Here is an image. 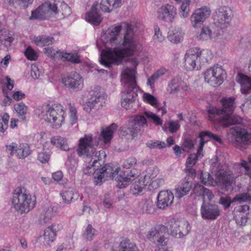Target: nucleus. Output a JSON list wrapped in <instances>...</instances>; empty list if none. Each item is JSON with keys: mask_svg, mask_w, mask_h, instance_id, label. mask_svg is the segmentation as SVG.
Returning a JSON list of instances; mask_svg holds the SVG:
<instances>
[{"mask_svg": "<svg viewBox=\"0 0 251 251\" xmlns=\"http://www.w3.org/2000/svg\"><path fill=\"white\" fill-rule=\"evenodd\" d=\"M117 127V124L113 123L103 128L98 142L93 139L91 134L85 135L79 139L76 151L79 157L86 158L88 164L84 173L94 176L96 185H100L105 180V177L109 176L112 178H115L118 187L124 188L138 177L140 171L132 169L123 172L120 171L121 169L118 167L114 170L109 165L102 166L104 162L102 158L106 157L105 153L102 150L96 151L99 142L102 141L105 145L110 143Z\"/></svg>", "mask_w": 251, "mask_h": 251, "instance_id": "nucleus-1", "label": "nucleus"}, {"mask_svg": "<svg viewBox=\"0 0 251 251\" xmlns=\"http://www.w3.org/2000/svg\"><path fill=\"white\" fill-rule=\"evenodd\" d=\"M101 40L105 50H102L99 61L107 68L112 64H121L126 58L134 54L138 46L133 26L126 22L108 28L101 36Z\"/></svg>", "mask_w": 251, "mask_h": 251, "instance_id": "nucleus-2", "label": "nucleus"}, {"mask_svg": "<svg viewBox=\"0 0 251 251\" xmlns=\"http://www.w3.org/2000/svg\"><path fill=\"white\" fill-rule=\"evenodd\" d=\"M235 98L231 97L225 98L221 100L222 109L209 106L207 108L209 119L215 124L227 126L232 124H239L241 123V118L233 114L235 108Z\"/></svg>", "mask_w": 251, "mask_h": 251, "instance_id": "nucleus-3", "label": "nucleus"}, {"mask_svg": "<svg viewBox=\"0 0 251 251\" xmlns=\"http://www.w3.org/2000/svg\"><path fill=\"white\" fill-rule=\"evenodd\" d=\"M35 113L53 128L58 129L64 124L66 114L63 106L57 102H50L39 106L35 109Z\"/></svg>", "mask_w": 251, "mask_h": 251, "instance_id": "nucleus-4", "label": "nucleus"}, {"mask_svg": "<svg viewBox=\"0 0 251 251\" xmlns=\"http://www.w3.org/2000/svg\"><path fill=\"white\" fill-rule=\"evenodd\" d=\"M218 165V170L215 174V179H214L208 173H201V182L207 186H217L222 189L227 191L231 186L235 176L229 170L228 166L224 164L221 165L218 161L216 163L213 162L212 167Z\"/></svg>", "mask_w": 251, "mask_h": 251, "instance_id": "nucleus-5", "label": "nucleus"}, {"mask_svg": "<svg viewBox=\"0 0 251 251\" xmlns=\"http://www.w3.org/2000/svg\"><path fill=\"white\" fill-rule=\"evenodd\" d=\"M211 56V51L207 50H201L198 48H190L185 53L183 66L187 71L199 70L202 64L208 61Z\"/></svg>", "mask_w": 251, "mask_h": 251, "instance_id": "nucleus-6", "label": "nucleus"}, {"mask_svg": "<svg viewBox=\"0 0 251 251\" xmlns=\"http://www.w3.org/2000/svg\"><path fill=\"white\" fill-rule=\"evenodd\" d=\"M36 199L27 193L24 188L15 189L12 199L14 208L21 213H27L34 207Z\"/></svg>", "mask_w": 251, "mask_h": 251, "instance_id": "nucleus-7", "label": "nucleus"}, {"mask_svg": "<svg viewBox=\"0 0 251 251\" xmlns=\"http://www.w3.org/2000/svg\"><path fill=\"white\" fill-rule=\"evenodd\" d=\"M166 232V226L162 225L156 226L149 232L147 238L157 246L158 249L155 251H173L172 247L168 246V239L164 236Z\"/></svg>", "mask_w": 251, "mask_h": 251, "instance_id": "nucleus-8", "label": "nucleus"}, {"mask_svg": "<svg viewBox=\"0 0 251 251\" xmlns=\"http://www.w3.org/2000/svg\"><path fill=\"white\" fill-rule=\"evenodd\" d=\"M89 94L90 98L84 107V110L89 113L95 107L97 109L102 107L105 103L107 98L103 89L99 86L93 87Z\"/></svg>", "mask_w": 251, "mask_h": 251, "instance_id": "nucleus-9", "label": "nucleus"}, {"mask_svg": "<svg viewBox=\"0 0 251 251\" xmlns=\"http://www.w3.org/2000/svg\"><path fill=\"white\" fill-rule=\"evenodd\" d=\"M203 75L205 81L213 87L222 84L226 75L225 70L218 65L207 69L203 72Z\"/></svg>", "mask_w": 251, "mask_h": 251, "instance_id": "nucleus-10", "label": "nucleus"}, {"mask_svg": "<svg viewBox=\"0 0 251 251\" xmlns=\"http://www.w3.org/2000/svg\"><path fill=\"white\" fill-rule=\"evenodd\" d=\"M168 91L170 94L178 98L183 99L190 94L191 88L181 77L176 76L169 82Z\"/></svg>", "mask_w": 251, "mask_h": 251, "instance_id": "nucleus-11", "label": "nucleus"}, {"mask_svg": "<svg viewBox=\"0 0 251 251\" xmlns=\"http://www.w3.org/2000/svg\"><path fill=\"white\" fill-rule=\"evenodd\" d=\"M56 4L54 2L48 1L39 6L31 13L30 20H45L58 13Z\"/></svg>", "mask_w": 251, "mask_h": 251, "instance_id": "nucleus-12", "label": "nucleus"}, {"mask_svg": "<svg viewBox=\"0 0 251 251\" xmlns=\"http://www.w3.org/2000/svg\"><path fill=\"white\" fill-rule=\"evenodd\" d=\"M166 231H170L173 236L180 238L186 235L191 229L188 222L185 220H176L171 219L167 224Z\"/></svg>", "mask_w": 251, "mask_h": 251, "instance_id": "nucleus-13", "label": "nucleus"}, {"mask_svg": "<svg viewBox=\"0 0 251 251\" xmlns=\"http://www.w3.org/2000/svg\"><path fill=\"white\" fill-rule=\"evenodd\" d=\"M128 61L132 67H126L123 69L122 73V81L126 85L127 88H135L136 86V69L139 61L136 57L130 58Z\"/></svg>", "mask_w": 251, "mask_h": 251, "instance_id": "nucleus-14", "label": "nucleus"}, {"mask_svg": "<svg viewBox=\"0 0 251 251\" xmlns=\"http://www.w3.org/2000/svg\"><path fill=\"white\" fill-rule=\"evenodd\" d=\"M147 118L145 112L142 115L134 116L129 123L127 127H123L120 129V134L123 136L130 134L134 136L140 130V128L147 123Z\"/></svg>", "mask_w": 251, "mask_h": 251, "instance_id": "nucleus-15", "label": "nucleus"}, {"mask_svg": "<svg viewBox=\"0 0 251 251\" xmlns=\"http://www.w3.org/2000/svg\"><path fill=\"white\" fill-rule=\"evenodd\" d=\"M227 138L230 142L238 145L247 144L251 139V134L240 126H235L229 129L227 132Z\"/></svg>", "mask_w": 251, "mask_h": 251, "instance_id": "nucleus-16", "label": "nucleus"}, {"mask_svg": "<svg viewBox=\"0 0 251 251\" xmlns=\"http://www.w3.org/2000/svg\"><path fill=\"white\" fill-rule=\"evenodd\" d=\"M44 52L47 56L54 59L60 58L64 61H68L74 63L81 62L80 57L77 53H68L66 51H60L52 47L45 48Z\"/></svg>", "mask_w": 251, "mask_h": 251, "instance_id": "nucleus-17", "label": "nucleus"}, {"mask_svg": "<svg viewBox=\"0 0 251 251\" xmlns=\"http://www.w3.org/2000/svg\"><path fill=\"white\" fill-rule=\"evenodd\" d=\"M177 9L173 4L165 3L158 8L157 18L160 21L168 23H173L177 17Z\"/></svg>", "mask_w": 251, "mask_h": 251, "instance_id": "nucleus-18", "label": "nucleus"}, {"mask_svg": "<svg viewBox=\"0 0 251 251\" xmlns=\"http://www.w3.org/2000/svg\"><path fill=\"white\" fill-rule=\"evenodd\" d=\"M231 19V10L226 6L218 8L213 16L214 24L222 29L225 28L229 25Z\"/></svg>", "mask_w": 251, "mask_h": 251, "instance_id": "nucleus-19", "label": "nucleus"}, {"mask_svg": "<svg viewBox=\"0 0 251 251\" xmlns=\"http://www.w3.org/2000/svg\"><path fill=\"white\" fill-rule=\"evenodd\" d=\"M63 228L61 224L54 223L48 226L44 230V234L40 236V241L44 245L50 246L56 238L57 233Z\"/></svg>", "mask_w": 251, "mask_h": 251, "instance_id": "nucleus-20", "label": "nucleus"}, {"mask_svg": "<svg viewBox=\"0 0 251 251\" xmlns=\"http://www.w3.org/2000/svg\"><path fill=\"white\" fill-rule=\"evenodd\" d=\"M210 14L211 11L207 6L196 9L190 17L191 25L194 28H197L203 24Z\"/></svg>", "mask_w": 251, "mask_h": 251, "instance_id": "nucleus-21", "label": "nucleus"}, {"mask_svg": "<svg viewBox=\"0 0 251 251\" xmlns=\"http://www.w3.org/2000/svg\"><path fill=\"white\" fill-rule=\"evenodd\" d=\"M62 82L65 86L73 90L79 91L83 87V79L76 72H72L63 77Z\"/></svg>", "mask_w": 251, "mask_h": 251, "instance_id": "nucleus-22", "label": "nucleus"}, {"mask_svg": "<svg viewBox=\"0 0 251 251\" xmlns=\"http://www.w3.org/2000/svg\"><path fill=\"white\" fill-rule=\"evenodd\" d=\"M196 147L197 153L189 154L185 163L186 169L192 176H194L196 174V171L193 168V166L196 164L199 159H201L204 155V152L201 143H199L196 141Z\"/></svg>", "mask_w": 251, "mask_h": 251, "instance_id": "nucleus-23", "label": "nucleus"}, {"mask_svg": "<svg viewBox=\"0 0 251 251\" xmlns=\"http://www.w3.org/2000/svg\"><path fill=\"white\" fill-rule=\"evenodd\" d=\"M234 218L236 224L240 226H245L251 224V210L248 205H240L234 211Z\"/></svg>", "mask_w": 251, "mask_h": 251, "instance_id": "nucleus-24", "label": "nucleus"}, {"mask_svg": "<svg viewBox=\"0 0 251 251\" xmlns=\"http://www.w3.org/2000/svg\"><path fill=\"white\" fill-rule=\"evenodd\" d=\"M221 210L218 205L203 202L201 207V214L204 220H214L221 215Z\"/></svg>", "mask_w": 251, "mask_h": 251, "instance_id": "nucleus-25", "label": "nucleus"}, {"mask_svg": "<svg viewBox=\"0 0 251 251\" xmlns=\"http://www.w3.org/2000/svg\"><path fill=\"white\" fill-rule=\"evenodd\" d=\"M6 151L11 155L16 153V156L20 159L25 158L31 153L29 145L25 143L17 146L16 143L13 142L6 146Z\"/></svg>", "mask_w": 251, "mask_h": 251, "instance_id": "nucleus-26", "label": "nucleus"}, {"mask_svg": "<svg viewBox=\"0 0 251 251\" xmlns=\"http://www.w3.org/2000/svg\"><path fill=\"white\" fill-rule=\"evenodd\" d=\"M236 201H238L239 203L251 202V195L248 192L243 193L237 195L232 200H231L230 197L229 196L221 197L219 203L223 206L225 209H226L230 206L231 203Z\"/></svg>", "mask_w": 251, "mask_h": 251, "instance_id": "nucleus-27", "label": "nucleus"}, {"mask_svg": "<svg viewBox=\"0 0 251 251\" xmlns=\"http://www.w3.org/2000/svg\"><path fill=\"white\" fill-rule=\"evenodd\" d=\"M134 88H127L126 91L123 93L121 100V106L126 109H130L135 104V98L137 97Z\"/></svg>", "mask_w": 251, "mask_h": 251, "instance_id": "nucleus-28", "label": "nucleus"}, {"mask_svg": "<svg viewBox=\"0 0 251 251\" xmlns=\"http://www.w3.org/2000/svg\"><path fill=\"white\" fill-rule=\"evenodd\" d=\"M174 199V194L171 191H161L158 194L156 205L159 209H164L171 205Z\"/></svg>", "mask_w": 251, "mask_h": 251, "instance_id": "nucleus-29", "label": "nucleus"}, {"mask_svg": "<svg viewBox=\"0 0 251 251\" xmlns=\"http://www.w3.org/2000/svg\"><path fill=\"white\" fill-rule=\"evenodd\" d=\"M78 159L75 149H71L68 153L67 159L65 166L68 173L71 175H74L78 166Z\"/></svg>", "mask_w": 251, "mask_h": 251, "instance_id": "nucleus-30", "label": "nucleus"}, {"mask_svg": "<svg viewBox=\"0 0 251 251\" xmlns=\"http://www.w3.org/2000/svg\"><path fill=\"white\" fill-rule=\"evenodd\" d=\"M102 17L98 11V3H95L92 6L91 10L85 16V20L94 25H98L102 21Z\"/></svg>", "mask_w": 251, "mask_h": 251, "instance_id": "nucleus-31", "label": "nucleus"}, {"mask_svg": "<svg viewBox=\"0 0 251 251\" xmlns=\"http://www.w3.org/2000/svg\"><path fill=\"white\" fill-rule=\"evenodd\" d=\"M184 32L178 27L171 26L169 28L167 39L172 43L177 44L181 43L183 40Z\"/></svg>", "mask_w": 251, "mask_h": 251, "instance_id": "nucleus-32", "label": "nucleus"}, {"mask_svg": "<svg viewBox=\"0 0 251 251\" xmlns=\"http://www.w3.org/2000/svg\"><path fill=\"white\" fill-rule=\"evenodd\" d=\"M212 140L215 143L221 144L222 140L220 136L214 134L209 131H201L199 133L196 139V142L202 144V148L209 141Z\"/></svg>", "mask_w": 251, "mask_h": 251, "instance_id": "nucleus-33", "label": "nucleus"}, {"mask_svg": "<svg viewBox=\"0 0 251 251\" xmlns=\"http://www.w3.org/2000/svg\"><path fill=\"white\" fill-rule=\"evenodd\" d=\"M125 0H101L100 6L104 12H110L113 9L121 7Z\"/></svg>", "mask_w": 251, "mask_h": 251, "instance_id": "nucleus-34", "label": "nucleus"}, {"mask_svg": "<svg viewBox=\"0 0 251 251\" xmlns=\"http://www.w3.org/2000/svg\"><path fill=\"white\" fill-rule=\"evenodd\" d=\"M236 80L241 86V92L242 94L251 93V77L242 74H238Z\"/></svg>", "mask_w": 251, "mask_h": 251, "instance_id": "nucleus-35", "label": "nucleus"}, {"mask_svg": "<svg viewBox=\"0 0 251 251\" xmlns=\"http://www.w3.org/2000/svg\"><path fill=\"white\" fill-rule=\"evenodd\" d=\"M63 202L66 204H70L78 198V194L73 188H65L60 194Z\"/></svg>", "mask_w": 251, "mask_h": 251, "instance_id": "nucleus-36", "label": "nucleus"}, {"mask_svg": "<svg viewBox=\"0 0 251 251\" xmlns=\"http://www.w3.org/2000/svg\"><path fill=\"white\" fill-rule=\"evenodd\" d=\"M142 100L145 103L157 108L158 111L160 110L162 115H164L166 113L165 109L163 107L160 106V103L157 98L153 95L149 93L143 92Z\"/></svg>", "mask_w": 251, "mask_h": 251, "instance_id": "nucleus-37", "label": "nucleus"}, {"mask_svg": "<svg viewBox=\"0 0 251 251\" xmlns=\"http://www.w3.org/2000/svg\"><path fill=\"white\" fill-rule=\"evenodd\" d=\"M194 192L195 194L202 197L203 202H205L206 199L211 201L214 198V195L211 190L198 183L195 185Z\"/></svg>", "mask_w": 251, "mask_h": 251, "instance_id": "nucleus-38", "label": "nucleus"}, {"mask_svg": "<svg viewBox=\"0 0 251 251\" xmlns=\"http://www.w3.org/2000/svg\"><path fill=\"white\" fill-rule=\"evenodd\" d=\"M50 143L57 148L63 151H69V152L71 150L68 144L67 139L60 136H55L51 137Z\"/></svg>", "mask_w": 251, "mask_h": 251, "instance_id": "nucleus-39", "label": "nucleus"}, {"mask_svg": "<svg viewBox=\"0 0 251 251\" xmlns=\"http://www.w3.org/2000/svg\"><path fill=\"white\" fill-rule=\"evenodd\" d=\"M56 212V207L50 206L45 207L41 214L39 222L41 224H45L49 222Z\"/></svg>", "mask_w": 251, "mask_h": 251, "instance_id": "nucleus-40", "label": "nucleus"}, {"mask_svg": "<svg viewBox=\"0 0 251 251\" xmlns=\"http://www.w3.org/2000/svg\"><path fill=\"white\" fill-rule=\"evenodd\" d=\"M14 40V34L12 31L5 29L0 31V42L6 48L11 46Z\"/></svg>", "mask_w": 251, "mask_h": 251, "instance_id": "nucleus-41", "label": "nucleus"}, {"mask_svg": "<svg viewBox=\"0 0 251 251\" xmlns=\"http://www.w3.org/2000/svg\"><path fill=\"white\" fill-rule=\"evenodd\" d=\"M192 188V183L190 181L184 180L178 184L176 188V196L178 198H181L186 195Z\"/></svg>", "mask_w": 251, "mask_h": 251, "instance_id": "nucleus-42", "label": "nucleus"}, {"mask_svg": "<svg viewBox=\"0 0 251 251\" xmlns=\"http://www.w3.org/2000/svg\"><path fill=\"white\" fill-rule=\"evenodd\" d=\"M196 40L201 41H205L213 38L211 30L208 26L204 25L194 36Z\"/></svg>", "mask_w": 251, "mask_h": 251, "instance_id": "nucleus-43", "label": "nucleus"}, {"mask_svg": "<svg viewBox=\"0 0 251 251\" xmlns=\"http://www.w3.org/2000/svg\"><path fill=\"white\" fill-rule=\"evenodd\" d=\"M139 209L144 214H151L155 211L153 202L150 199L141 201L139 203Z\"/></svg>", "mask_w": 251, "mask_h": 251, "instance_id": "nucleus-44", "label": "nucleus"}, {"mask_svg": "<svg viewBox=\"0 0 251 251\" xmlns=\"http://www.w3.org/2000/svg\"><path fill=\"white\" fill-rule=\"evenodd\" d=\"M53 41L52 37L44 35L34 36L32 39V42L40 47L50 45L52 43Z\"/></svg>", "mask_w": 251, "mask_h": 251, "instance_id": "nucleus-45", "label": "nucleus"}, {"mask_svg": "<svg viewBox=\"0 0 251 251\" xmlns=\"http://www.w3.org/2000/svg\"><path fill=\"white\" fill-rule=\"evenodd\" d=\"M140 174L141 173H140ZM140 174H139L138 177L134 180L135 181L131 186V190L133 194L134 195L138 194L139 193L141 192L144 187L148 185L143 179V177L140 176Z\"/></svg>", "mask_w": 251, "mask_h": 251, "instance_id": "nucleus-46", "label": "nucleus"}, {"mask_svg": "<svg viewBox=\"0 0 251 251\" xmlns=\"http://www.w3.org/2000/svg\"><path fill=\"white\" fill-rule=\"evenodd\" d=\"M158 173L159 169L157 168H149L145 172H144L143 176H141L143 177L144 180L148 185L157 176Z\"/></svg>", "mask_w": 251, "mask_h": 251, "instance_id": "nucleus-47", "label": "nucleus"}, {"mask_svg": "<svg viewBox=\"0 0 251 251\" xmlns=\"http://www.w3.org/2000/svg\"><path fill=\"white\" fill-rule=\"evenodd\" d=\"M136 245L128 239H124L120 243L119 251H138Z\"/></svg>", "mask_w": 251, "mask_h": 251, "instance_id": "nucleus-48", "label": "nucleus"}, {"mask_svg": "<svg viewBox=\"0 0 251 251\" xmlns=\"http://www.w3.org/2000/svg\"><path fill=\"white\" fill-rule=\"evenodd\" d=\"M14 108L18 116L23 120H25L26 118L25 115L27 112L28 107L23 102H19L15 104Z\"/></svg>", "mask_w": 251, "mask_h": 251, "instance_id": "nucleus-49", "label": "nucleus"}, {"mask_svg": "<svg viewBox=\"0 0 251 251\" xmlns=\"http://www.w3.org/2000/svg\"><path fill=\"white\" fill-rule=\"evenodd\" d=\"M181 4L179 8V15L180 18L185 19L187 18L189 13V7L190 5V0H182Z\"/></svg>", "mask_w": 251, "mask_h": 251, "instance_id": "nucleus-50", "label": "nucleus"}, {"mask_svg": "<svg viewBox=\"0 0 251 251\" xmlns=\"http://www.w3.org/2000/svg\"><path fill=\"white\" fill-rule=\"evenodd\" d=\"M154 35L152 40L155 43H162L165 40V36L163 35L162 31L157 24L153 25Z\"/></svg>", "mask_w": 251, "mask_h": 251, "instance_id": "nucleus-51", "label": "nucleus"}, {"mask_svg": "<svg viewBox=\"0 0 251 251\" xmlns=\"http://www.w3.org/2000/svg\"><path fill=\"white\" fill-rule=\"evenodd\" d=\"M96 235V230L91 224H88L83 232V238L87 241H91Z\"/></svg>", "mask_w": 251, "mask_h": 251, "instance_id": "nucleus-52", "label": "nucleus"}, {"mask_svg": "<svg viewBox=\"0 0 251 251\" xmlns=\"http://www.w3.org/2000/svg\"><path fill=\"white\" fill-rule=\"evenodd\" d=\"M69 117L70 124L73 125L78 121V114L76 108L73 105L70 104L69 108Z\"/></svg>", "mask_w": 251, "mask_h": 251, "instance_id": "nucleus-53", "label": "nucleus"}, {"mask_svg": "<svg viewBox=\"0 0 251 251\" xmlns=\"http://www.w3.org/2000/svg\"><path fill=\"white\" fill-rule=\"evenodd\" d=\"M145 115L149 121H151L157 126H161L163 124V121L154 113L151 111L145 112Z\"/></svg>", "mask_w": 251, "mask_h": 251, "instance_id": "nucleus-54", "label": "nucleus"}, {"mask_svg": "<svg viewBox=\"0 0 251 251\" xmlns=\"http://www.w3.org/2000/svg\"><path fill=\"white\" fill-rule=\"evenodd\" d=\"M9 116L7 113L0 115V132L4 133L8 128Z\"/></svg>", "mask_w": 251, "mask_h": 251, "instance_id": "nucleus-55", "label": "nucleus"}, {"mask_svg": "<svg viewBox=\"0 0 251 251\" xmlns=\"http://www.w3.org/2000/svg\"><path fill=\"white\" fill-rule=\"evenodd\" d=\"M197 139V138L195 140H193L188 137L185 138L182 144V150L184 151H188L192 150L194 148V145H196V140Z\"/></svg>", "mask_w": 251, "mask_h": 251, "instance_id": "nucleus-56", "label": "nucleus"}, {"mask_svg": "<svg viewBox=\"0 0 251 251\" xmlns=\"http://www.w3.org/2000/svg\"><path fill=\"white\" fill-rule=\"evenodd\" d=\"M25 55L28 60H36L38 57L37 52L31 47H28L25 51Z\"/></svg>", "mask_w": 251, "mask_h": 251, "instance_id": "nucleus-57", "label": "nucleus"}, {"mask_svg": "<svg viewBox=\"0 0 251 251\" xmlns=\"http://www.w3.org/2000/svg\"><path fill=\"white\" fill-rule=\"evenodd\" d=\"M165 129H168L171 133L176 132L180 128V124L178 121H170L167 126H165Z\"/></svg>", "mask_w": 251, "mask_h": 251, "instance_id": "nucleus-58", "label": "nucleus"}, {"mask_svg": "<svg viewBox=\"0 0 251 251\" xmlns=\"http://www.w3.org/2000/svg\"><path fill=\"white\" fill-rule=\"evenodd\" d=\"M147 146L151 149H163L166 147V144L164 142L150 141L147 142Z\"/></svg>", "mask_w": 251, "mask_h": 251, "instance_id": "nucleus-59", "label": "nucleus"}, {"mask_svg": "<svg viewBox=\"0 0 251 251\" xmlns=\"http://www.w3.org/2000/svg\"><path fill=\"white\" fill-rule=\"evenodd\" d=\"M10 5L17 4L24 7H27L28 5L32 2L33 0H7Z\"/></svg>", "mask_w": 251, "mask_h": 251, "instance_id": "nucleus-60", "label": "nucleus"}, {"mask_svg": "<svg viewBox=\"0 0 251 251\" xmlns=\"http://www.w3.org/2000/svg\"><path fill=\"white\" fill-rule=\"evenodd\" d=\"M50 154L47 151H42L38 153V160L42 163L48 162L50 159Z\"/></svg>", "mask_w": 251, "mask_h": 251, "instance_id": "nucleus-61", "label": "nucleus"}, {"mask_svg": "<svg viewBox=\"0 0 251 251\" xmlns=\"http://www.w3.org/2000/svg\"><path fill=\"white\" fill-rule=\"evenodd\" d=\"M164 183V180L162 177H158L155 180H152L148 185L150 186L152 189H156L163 185Z\"/></svg>", "mask_w": 251, "mask_h": 251, "instance_id": "nucleus-62", "label": "nucleus"}, {"mask_svg": "<svg viewBox=\"0 0 251 251\" xmlns=\"http://www.w3.org/2000/svg\"><path fill=\"white\" fill-rule=\"evenodd\" d=\"M41 75V72L39 71L38 66L36 64H32L31 66V76L34 79L39 78Z\"/></svg>", "mask_w": 251, "mask_h": 251, "instance_id": "nucleus-63", "label": "nucleus"}, {"mask_svg": "<svg viewBox=\"0 0 251 251\" xmlns=\"http://www.w3.org/2000/svg\"><path fill=\"white\" fill-rule=\"evenodd\" d=\"M136 162V159L134 157H131L124 162L123 167L124 168L129 169L135 165Z\"/></svg>", "mask_w": 251, "mask_h": 251, "instance_id": "nucleus-64", "label": "nucleus"}]
</instances>
